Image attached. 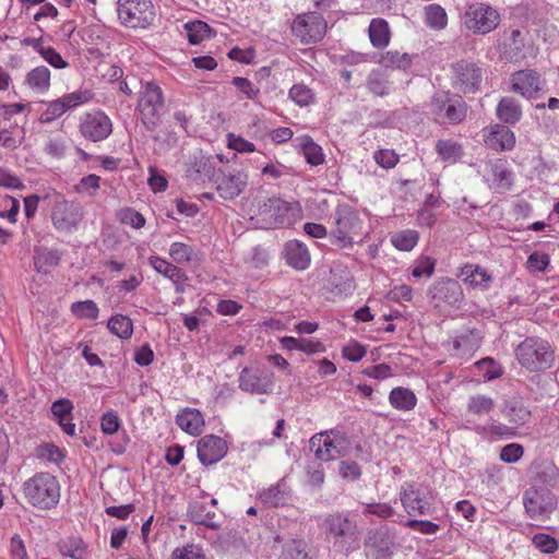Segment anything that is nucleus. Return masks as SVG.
I'll use <instances>...</instances> for the list:
<instances>
[{
    "mask_svg": "<svg viewBox=\"0 0 559 559\" xmlns=\"http://www.w3.org/2000/svg\"><path fill=\"white\" fill-rule=\"evenodd\" d=\"M333 224L330 238L332 243L340 248H352L357 238L366 235L364 219L359 212L348 204H341L335 209Z\"/></svg>",
    "mask_w": 559,
    "mask_h": 559,
    "instance_id": "obj_1",
    "label": "nucleus"
},
{
    "mask_svg": "<svg viewBox=\"0 0 559 559\" xmlns=\"http://www.w3.org/2000/svg\"><path fill=\"white\" fill-rule=\"evenodd\" d=\"M22 492L31 506L49 510L60 500V484L50 473L39 472L23 483Z\"/></svg>",
    "mask_w": 559,
    "mask_h": 559,
    "instance_id": "obj_2",
    "label": "nucleus"
},
{
    "mask_svg": "<svg viewBox=\"0 0 559 559\" xmlns=\"http://www.w3.org/2000/svg\"><path fill=\"white\" fill-rule=\"evenodd\" d=\"M519 364L530 372L549 369L555 361V352L550 343L542 337L530 336L514 350Z\"/></svg>",
    "mask_w": 559,
    "mask_h": 559,
    "instance_id": "obj_3",
    "label": "nucleus"
},
{
    "mask_svg": "<svg viewBox=\"0 0 559 559\" xmlns=\"http://www.w3.org/2000/svg\"><path fill=\"white\" fill-rule=\"evenodd\" d=\"M301 215L299 203H289L278 198H269L259 205L257 216L266 227L290 226Z\"/></svg>",
    "mask_w": 559,
    "mask_h": 559,
    "instance_id": "obj_4",
    "label": "nucleus"
},
{
    "mask_svg": "<svg viewBox=\"0 0 559 559\" xmlns=\"http://www.w3.org/2000/svg\"><path fill=\"white\" fill-rule=\"evenodd\" d=\"M165 109L164 94L156 83L145 82L139 92L138 110L144 127L154 130Z\"/></svg>",
    "mask_w": 559,
    "mask_h": 559,
    "instance_id": "obj_5",
    "label": "nucleus"
},
{
    "mask_svg": "<svg viewBox=\"0 0 559 559\" xmlns=\"http://www.w3.org/2000/svg\"><path fill=\"white\" fill-rule=\"evenodd\" d=\"M461 20L467 31L476 35H486L498 27L500 14L490 4L474 2L466 5Z\"/></svg>",
    "mask_w": 559,
    "mask_h": 559,
    "instance_id": "obj_6",
    "label": "nucleus"
},
{
    "mask_svg": "<svg viewBox=\"0 0 559 559\" xmlns=\"http://www.w3.org/2000/svg\"><path fill=\"white\" fill-rule=\"evenodd\" d=\"M117 13L120 23L131 28H146L155 17L150 0H118Z\"/></svg>",
    "mask_w": 559,
    "mask_h": 559,
    "instance_id": "obj_7",
    "label": "nucleus"
},
{
    "mask_svg": "<svg viewBox=\"0 0 559 559\" xmlns=\"http://www.w3.org/2000/svg\"><path fill=\"white\" fill-rule=\"evenodd\" d=\"M399 496L405 512L412 516L429 514L435 502L432 490L424 485L406 483Z\"/></svg>",
    "mask_w": 559,
    "mask_h": 559,
    "instance_id": "obj_8",
    "label": "nucleus"
},
{
    "mask_svg": "<svg viewBox=\"0 0 559 559\" xmlns=\"http://www.w3.org/2000/svg\"><path fill=\"white\" fill-rule=\"evenodd\" d=\"M326 28V21L317 12L298 14L292 24L293 34L302 44L320 41L325 35Z\"/></svg>",
    "mask_w": 559,
    "mask_h": 559,
    "instance_id": "obj_9",
    "label": "nucleus"
},
{
    "mask_svg": "<svg viewBox=\"0 0 559 559\" xmlns=\"http://www.w3.org/2000/svg\"><path fill=\"white\" fill-rule=\"evenodd\" d=\"M309 444L317 459L328 462L343 454L347 439L343 433L332 430L312 436Z\"/></svg>",
    "mask_w": 559,
    "mask_h": 559,
    "instance_id": "obj_10",
    "label": "nucleus"
},
{
    "mask_svg": "<svg viewBox=\"0 0 559 559\" xmlns=\"http://www.w3.org/2000/svg\"><path fill=\"white\" fill-rule=\"evenodd\" d=\"M523 503L530 518L546 519L557 508V498L546 487H531L523 493Z\"/></svg>",
    "mask_w": 559,
    "mask_h": 559,
    "instance_id": "obj_11",
    "label": "nucleus"
},
{
    "mask_svg": "<svg viewBox=\"0 0 559 559\" xmlns=\"http://www.w3.org/2000/svg\"><path fill=\"white\" fill-rule=\"evenodd\" d=\"M429 107L436 119L442 123H457L464 119L466 114L463 100L461 98H451L447 92L436 93Z\"/></svg>",
    "mask_w": 559,
    "mask_h": 559,
    "instance_id": "obj_12",
    "label": "nucleus"
},
{
    "mask_svg": "<svg viewBox=\"0 0 559 559\" xmlns=\"http://www.w3.org/2000/svg\"><path fill=\"white\" fill-rule=\"evenodd\" d=\"M82 219L83 211L79 204L66 199L55 202L51 211V222L59 233H74Z\"/></svg>",
    "mask_w": 559,
    "mask_h": 559,
    "instance_id": "obj_13",
    "label": "nucleus"
},
{
    "mask_svg": "<svg viewBox=\"0 0 559 559\" xmlns=\"http://www.w3.org/2000/svg\"><path fill=\"white\" fill-rule=\"evenodd\" d=\"M79 130L85 139L98 142L107 139L111 134L112 122L104 111L93 110L82 115Z\"/></svg>",
    "mask_w": 559,
    "mask_h": 559,
    "instance_id": "obj_14",
    "label": "nucleus"
},
{
    "mask_svg": "<svg viewBox=\"0 0 559 559\" xmlns=\"http://www.w3.org/2000/svg\"><path fill=\"white\" fill-rule=\"evenodd\" d=\"M239 389L250 394H269L274 388V373L262 368H243L238 377Z\"/></svg>",
    "mask_w": 559,
    "mask_h": 559,
    "instance_id": "obj_15",
    "label": "nucleus"
},
{
    "mask_svg": "<svg viewBox=\"0 0 559 559\" xmlns=\"http://www.w3.org/2000/svg\"><path fill=\"white\" fill-rule=\"evenodd\" d=\"M480 82L481 71L475 63L462 60L452 67V84L459 92L475 93Z\"/></svg>",
    "mask_w": 559,
    "mask_h": 559,
    "instance_id": "obj_16",
    "label": "nucleus"
},
{
    "mask_svg": "<svg viewBox=\"0 0 559 559\" xmlns=\"http://www.w3.org/2000/svg\"><path fill=\"white\" fill-rule=\"evenodd\" d=\"M483 174L489 188L497 192L507 191L513 181V174L509 169L508 163L500 158L487 162Z\"/></svg>",
    "mask_w": 559,
    "mask_h": 559,
    "instance_id": "obj_17",
    "label": "nucleus"
},
{
    "mask_svg": "<svg viewBox=\"0 0 559 559\" xmlns=\"http://www.w3.org/2000/svg\"><path fill=\"white\" fill-rule=\"evenodd\" d=\"M485 145L496 152L511 151L515 146V135L507 126L495 123L483 129Z\"/></svg>",
    "mask_w": 559,
    "mask_h": 559,
    "instance_id": "obj_18",
    "label": "nucleus"
},
{
    "mask_svg": "<svg viewBox=\"0 0 559 559\" xmlns=\"http://www.w3.org/2000/svg\"><path fill=\"white\" fill-rule=\"evenodd\" d=\"M227 449V443L223 438L206 435L198 442V457L203 465H212L226 455Z\"/></svg>",
    "mask_w": 559,
    "mask_h": 559,
    "instance_id": "obj_19",
    "label": "nucleus"
},
{
    "mask_svg": "<svg viewBox=\"0 0 559 559\" xmlns=\"http://www.w3.org/2000/svg\"><path fill=\"white\" fill-rule=\"evenodd\" d=\"M512 91L526 98H535L544 88V81L533 70H521L512 74Z\"/></svg>",
    "mask_w": 559,
    "mask_h": 559,
    "instance_id": "obj_20",
    "label": "nucleus"
},
{
    "mask_svg": "<svg viewBox=\"0 0 559 559\" xmlns=\"http://www.w3.org/2000/svg\"><path fill=\"white\" fill-rule=\"evenodd\" d=\"M430 296L436 306L441 304L454 306L463 299V292L460 284L450 278H442L432 285Z\"/></svg>",
    "mask_w": 559,
    "mask_h": 559,
    "instance_id": "obj_21",
    "label": "nucleus"
},
{
    "mask_svg": "<svg viewBox=\"0 0 559 559\" xmlns=\"http://www.w3.org/2000/svg\"><path fill=\"white\" fill-rule=\"evenodd\" d=\"M459 277L469 288L481 292L488 290L492 283L491 274L483 266L473 263H466L460 269Z\"/></svg>",
    "mask_w": 559,
    "mask_h": 559,
    "instance_id": "obj_22",
    "label": "nucleus"
},
{
    "mask_svg": "<svg viewBox=\"0 0 559 559\" xmlns=\"http://www.w3.org/2000/svg\"><path fill=\"white\" fill-rule=\"evenodd\" d=\"M283 255L286 263L297 271H305L310 266V251L300 240L293 239L287 241L284 246Z\"/></svg>",
    "mask_w": 559,
    "mask_h": 559,
    "instance_id": "obj_23",
    "label": "nucleus"
},
{
    "mask_svg": "<svg viewBox=\"0 0 559 559\" xmlns=\"http://www.w3.org/2000/svg\"><path fill=\"white\" fill-rule=\"evenodd\" d=\"M217 192L225 200H233L238 197L247 185V176L242 173L235 175L222 174L216 178Z\"/></svg>",
    "mask_w": 559,
    "mask_h": 559,
    "instance_id": "obj_24",
    "label": "nucleus"
},
{
    "mask_svg": "<svg viewBox=\"0 0 559 559\" xmlns=\"http://www.w3.org/2000/svg\"><path fill=\"white\" fill-rule=\"evenodd\" d=\"M294 147L301 154L311 166H319L324 163L322 147L314 143L309 135H300L293 140Z\"/></svg>",
    "mask_w": 559,
    "mask_h": 559,
    "instance_id": "obj_25",
    "label": "nucleus"
},
{
    "mask_svg": "<svg viewBox=\"0 0 559 559\" xmlns=\"http://www.w3.org/2000/svg\"><path fill=\"white\" fill-rule=\"evenodd\" d=\"M176 424L181 430L191 436H199L205 425L202 413L191 407H187L177 414Z\"/></svg>",
    "mask_w": 559,
    "mask_h": 559,
    "instance_id": "obj_26",
    "label": "nucleus"
},
{
    "mask_svg": "<svg viewBox=\"0 0 559 559\" xmlns=\"http://www.w3.org/2000/svg\"><path fill=\"white\" fill-rule=\"evenodd\" d=\"M61 254L56 249H48L46 247H37L34 250V267L40 274H49L55 270L60 262Z\"/></svg>",
    "mask_w": 559,
    "mask_h": 559,
    "instance_id": "obj_27",
    "label": "nucleus"
},
{
    "mask_svg": "<svg viewBox=\"0 0 559 559\" xmlns=\"http://www.w3.org/2000/svg\"><path fill=\"white\" fill-rule=\"evenodd\" d=\"M73 403L68 399H60L52 403L51 413L59 426L68 436L75 435V424L72 421Z\"/></svg>",
    "mask_w": 559,
    "mask_h": 559,
    "instance_id": "obj_28",
    "label": "nucleus"
},
{
    "mask_svg": "<svg viewBox=\"0 0 559 559\" xmlns=\"http://www.w3.org/2000/svg\"><path fill=\"white\" fill-rule=\"evenodd\" d=\"M51 72L45 66H38L27 72L25 84L37 94H46L50 90Z\"/></svg>",
    "mask_w": 559,
    "mask_h": 559,
    "instance_id": "obj_29",
    "label": "nucleus"
},
{
    "mask_svg": "<svg viewBox=\"0 0 559 559\" xmlns=\"http://www.w3.org/2000/svg\"><path fill=\"white\" fill-rule=\"evenodd\" d=\"M502 414L514 426H523L531 418V411L521 400H509L504 403Z\"/></svg>",
    "mask_w": 559,
    "mask_h": 559,
    "instance_id": "obj_30",
    "label": "nucleus"
},
{
    "mask_svg": "<svg viewBox=\"0 0 559 559\" xmlns=\"http://www.w3.org/2000/svg\"><path fill=\"white\" fill-rule=\"evenodd\" d=\"M389 402L390 405L397 411L409 412L416 407L417 397L411 389L396 386L391 390Z\"/></svg>",
    "mask_w": 559,
    "mask_h": 559,
    "instance_id": "obj_31",
    "label": "nucleus"
},
{
    "mask_svg": "<svg viewBox=\"0 0 559 559\" xmlns=\"http://www.w3.org/2000/svg\"><path fill=\"white\" fill-rule=\"evenodd\" d=\"M280 343L282 347L287 350L297 349L308 355L323 353L325 350V346L321 342L312 338H296L293 336H283L280 340Z\"/></svg>",
    "mask_w": 559,
    "mask_h": 559,
    "instance_id": "obj_32",
    "label": "nucleus"
},
{
    "mask_svg": "<svg viewBox=\"0 0 559 559\" xmlns=\"http://www.w3.org/2000/svg\"><path fill=\"white\" fill-rule=\"evenodd\" d=\"M58 549L63 557H69L71 559H87L88 557L87 544L78 536H71L62 539L58 544Z\"/></svg>",
    "mask_w": 559,
    "mask_h": 559,
    "instance_id": "obj_33",
    "label": "nucleus"
},
{
    "mask_svg": "<svg viewBox=\"0 0 559 559\" xmlns=\"http://www.w3.org/2000/svg\"><path fill=\"white\" fill-rule=\"evenodd\" d=\"M368 33L370 43L374 48H384L390 44V27L384 19H372L369 24Z\"/></svg>",
    "mask_w": 559,
    "mask_h": 559,
    "instance_id": "obj_34",
    "label": "nucleus"
},
{
    "mask_svg": "<svg viewBox=\"0 0 559 559\" xmlns=\"http://www.w3.org/2000/svg\"><path fill=\"white\" fill-rule=\"evenodd\" d=\"M496 115L498 119L504 123L515 124L522 117V109L515 99L504 97L499 102L496 108Z\"/></svg>",
    "mask_w": 559,
    "mask_h": 559,
    "instance_id": "obj_35",
    "label": "nucleus"
},
{
    "mask_svg": "<svg viewBox=\"0 0 559 559\" xmlns=\"http://www.w3.org/2000/svg\"><path fill=\"white\" fill-rule=\"evenodd\" d=\"M148 263L157 273L162 274L176 284L185 280L183 272L177 265L160 257H150Z\"/></svg>",
    "mask_w": 559,
    "mask_h": 559,
    "instance_id": "obj_36",
    "label": "nucleus"
},
{
    "mask_svg": "<svg viewBox=\"0 0 559 559\" xmlns=\"http://www.w3.org/2000/svg\"><path fill=\"white\" fill-rule=\"evenodd\" d=\"M326 530L336 537L350 536L355 533L354 523L341 514H333L325 520Z\"/></svg>",
    "mask_w": 559,
    "mask_h": 559,
    "instance_id": "obj_37",
    "label": "nucleus"
},
{
    "mask_svg": "<svg viewBox=\"0 0 559 559\" xmlns=\"http://www.w3.org/2000/svg\"><path fill=\"white\" fill-rule=\"evenodd\" d=\"M259 500L269 507H278L285 503L286 486L284 481L271 485L270 487L259 491Z\"/></svg>",
    "mask_w": 559,
    "mask_h": 559,
    "instance_id": "obj_38",
    "label": "nucleus"
},
{
    "mask_svg": "<svg viewBox=\"0 0 559 559\" xmlns=\"http://www.w3.org/2000/svg\"><path fill=\"white\" fill-rule=\"evenodd\" d=\"M425 24L436 31L445 28L448 25V14L445 10L437 4L431 3L425 7Z\"/></svg>",
    "mask_w": 559,
    "mask_h": 559,
    "instance_id": "obj_39",
    "label": "nucleus"
},
{
    "mask_svg": "<svg viewBox=\"0 0 559 559\" xmlns=\"http://www.w3.org/2000/svg\"><path fill=\"white\" fill-rule=\"evenodd\" d=\"M94 97V94L90 90H76L71 93H67L59 97V102L62 106L64 114L69 110L75 109L82 105L90 103Z\"/></svg>",
    "mask_w": 559,
    "mask_h": 559,
    "instance_id": "obj_40",
    "label": "nucleus"
},
{
    "mask_svg": "<svg viewBox=\"0 0 559 559\" xmlns=\"http://www.w3.org/2000/svg\"><path fill=\"white\" fill-rule=\"evenodd\" d=\"M495 408V401L484 394H475L468 399L466 411L468 414L483 417L489 415Z\"/></svg>",
    "mask_w": 559,
    "mask_h": 559,
    "instance_id": "obj_41",
    "label": "nucleus"
},
{
    "mask_svg": "<svg viewBox=\"0 0 559 559\" xmlns=\"http://www.w3.org/2000/svg\"><path fill=\"white\" fill-rule=\"evenodd\" d=\"M419 235L414 229H405L391 235V243L401 251H411L418 242Z\"/></svg>",
    "mask_w": 559,
    "mask_h": 559,
    "instance_id": "obj_42",
    "label": "nucleus"
},
{
    "mask_svg": "<svg viewBox=\"0 0 559 559\" xmlns=\"http://www.w3.org/2000/svg\"><path fill=\"white\" fill-rule=\"evenodd\" d=\"M380 63L385 68L406 70L412 64V57L407 52L390 50L381 56Z\"/></svg>",
    "mask_w": 559,
    "mask_h": 559,
    "instance_id": "obj_43",
    "label": "nucleus"
},
{
    "mask_svg": "<svg viewBox=\"0 0 559 559\" xmlns=\"http://www.w3.org/2000/svg\"><path fill=\"white\" fill-rule=\"evenodd\" d=\"M107 326L112 334L124 340L130 338L133 332L131 319L123 314L112 316Z\"/></svg>",
    "mask_w": 559,
    "mask_h": 559,
    "instance_id": "obj_44",
    "label": "nucleus"
},
{
    "mask_svg": "<svg viewBox=\"0 0 559 559\" xmlns=\"http://www.w3.org/2000/svg\"><path fill=\"white\" fill-rule=\"evenodd\" d=\"M436 150L441 159L448 163H455L463 155L462 146L452 140H439Z\"/></svg>",
    "mask_w": 559,
    "mask_h": 559,
    "instance_id": "obj_45",
    "label": "nucleus"
},
{
    "mask_svg": "<svg viewBox=\"0 0 559 559\" xmlns=\"http://www.w3.org/2000/svg\"><path fill=\"white\" fill-rule=\"evenodd\" d=\"M288 97L299 107H307L314 103V94L306 84L298 83L290 87Z\"/></svg>",
    "mask_w": 559,
    "mask_h": 559,
    "instance_id": "obj_46",
    "label": "nucleus"
},
{
    "mask_svg": "<svg viewBox=\"0 0 559 559\" xmlns=\"http://www.w3.org/2000/svg\"><path fill=\"white\" fill-rule=\"evenodd\" d=\"M169 257L178 264H188L195 258L194 249L185 242H173L168 250Z\"/></svg>",
    "mask_w": 559,
    "mask_h": 559,
    "instance_id": "obj_47",
    "label": "nucleus"
},
{
    "mask_svg": "<svg viewBox=\"0 0 559 559\" xmlns=\"http://www.w3.org/2000/svg\"><path fill=\"white\" fill-rule=\"evenodd\" d=\"M367 87L377 96H384L390 92V83L386 76L379 71L370 72L367 79Z\"/></svg>",
    "mask_w": 559,
    "mask_h": 559,
    "instance_id": "obj_48",
    "label": "nucleus"
},
{
    "mask_svg": "<svg viewBox=\"0 0 559 559\" xmlns=\"http://www.w3.org/2000/svg\"><path fill=\"white\" fill-rule=\"evenodd\" d=\"M71 311L76 318L88 320L97 319L99 313L96 302L90 299L73 302L71 305Z\"/></svg>",
    "mask_w": 559,
    "mask_h": 559,
    "instance_id": "obj_49",
    "label": "nucleus"
},
{
    "mask_svg": "<svg viewBox=\"0 0 559 559\" xmlns=\"http://www.w3.org/2000/svg\"><path fill=\"white\" fill-rule=\"evenodd\" d=\"M187 31V38L190 44H200L205 37L209 36L210 26L202 21H194L185 25Z\"/></svg>",
    "mask_w": 559,
    "mask_h": 559,
    "instance_id": "obj_50",
    "label": "nucleus"
},
{
    "mask_svg": "<svg viewBox=\"0 0 559 559\" xmlns=\"http://www.w3.org/2000/svg\"><path fill=\"white\" fill-rule=\"evenodd\" d=\"M435 266L436 260L433 258L420 255L413 264L412 275L415 278H420L423 276L429 278L435 272Z\"/></svg>",
    "mask_w": 559,
    "mask_h": 559,
    "instance_id": "obj_51",
    "label": "nucleus"
},
{
    "mask_svg": "<svg viewBox=\"0 0 559 559\" xmlns=\"http://www.w3.org/2000/svg\"><path fill=\"white\" fill-rule=\"evenodd\" d=\"M68 151V141L63 136H51L44 146V152L52 158H63Z\"/></svg>",
    "mask_w": 559,
    "mask_h": 559,
    "instance_id": "obj_52",
    "label": "nucleus"
},
{
    "mask_svg": "<svg viewBox=\"0 0 559 559\" xmlns=\"http://www.w3.org/2000/svg\"><path fill=\"white\" fill-rule=\"evenodd\" d=\"M120 223L140 229L145 225L144 216L131 207H123L117 213Z\"/></svg>",
    "mask_w": 559,
    "mask_h": 559,
    "instance_id": "obj_53",
    "label": "nucleus"
},
{
    "mask_svg": "<svg viewBox=\"0 0 559 559\" xmlns=\"http://www.w3.org/2000/svg\"><path fill=\"white\" fill-rule=\"evenodd\" d=\"M43 104H45V109L39 115V121L41 123H50L64 115L58 98L50 102H43Z\"/></svg>",
    "mask_w": 559,
    "mask_h": 559,
    "instance_id": "obj_54",
    "label": "nucleus"
},
{
    "mask_svg": "<svg viewBox=\"0 0 559 559\" xmlns=\"http://www.w3.org/2000/svg\"><path fill=\"white\" fill-rule=\"evenodd\" d=\"M121 427V419L119 418L118 414L110 409L106 413H104L100 417V430L103 433L111 436Z\"/></svg>",
    "mask_w": 559,
    "mask_h": 559,
    "instance_id": "obj_55",
    "label": "nucleus"
},
{
    "mask_svg": "<svg viewBox=\"0 0 559 559\" xmlns=\"http://www.w3.org/2000/svg\"><path fill=\"white\" fill-rule=\"evenodd\" d=\"M283 559H308L306 544L302 540H290L285 544Z\"/></svg>",
    "mask_w": 559,
    "mask_h": 559,
    "instance_id": "obj_56",
    "label": "nucleus"
},
{
    "mask_svg": "<svg viewBox=\"0 0 559 559\" xmlns=\"http://www.w3.org/2000/svg\"><path fill=\"white\" fill-rule=\"evenodd\" d=\"M171 559H205V555L200 546L190 544L176 548Z\"/></svg>",
    "mask_w": 559,
    "mask_h": 559,
    "instance_id": "obj_57",
    "label": "nucleus"
},
{
    "mask_svg": "<svg viewBox=\"0 0 559 559\" xmlns=\"http://www.w3.org/2000/svg\"><path fill=\"white\" fill-rule=\"evenodd\" d=\"M478 369L487 380H493L502 376V367L492 358H485L477 362Z\"/></svg>",
    "mask_w": 559,
    "mask_h": 559,
    "instance_id": "obj_58",
    "label": "nucleus"
},
{
    "mask_svg": "<svg viewBox=\"0 0 559 559\" xmlns=\"http://www.w3.org/2000/svg\"><path fill=\"white\" fill-rule=\"evenodd\" d=\"M41 58L52 68L62 70L69 67V62L51 46H47L40 51Z\"/></svg>",
    "mask_w": 559,
    "mask_h": 559,
    "instance_id": "obj_59",
    "label": "nucleus"
},
{
    "mask_svg": "<svg viewBox=\"0 0 559 559\" xmlns=\"http://www.w3.org/2000/svg\"><path fill=\"white\" fill-rule=\"evenodd\" d=\"M227 145L238 153H252L255 151V145L252 142L234 133L227 134Z\"/></svg>",
    "mask_w": 559,
    "mask_h": 559,
    "instance_id": "obj_60",
    "label": "nucleus"
},
{
    "mask_svg": "<svg viewBox=\"0 0 559 559\" xmlns=\"http://www.w3.org/2000/svg\"><path fill=\"white\" fill-rule=\"evenodd\" d=\"M343 357L349 361H360L366 355V347L356 341L348 342L342 349Z\"/></svg>",
    "mask_w": 559,
    "mask_h": 559,
    "instance_id": "obj_61",
    "label": "nucleus"
},
{
    "mask_svg": "<svg viewBox=\"0 0 559 559\" xmlns=\"http://www.w3.org/2000/svg\"><path fill=\"white\" fill-rule=\"evenodd\" d=\"M374 162L382 168L390 169L399 163V156L393 150H379L373 154Z\"/></svg>",
    "mask_w": 559,
    "mask_h": 559,
    "instance_id": "obj_62",
    "label": "nucleus"
},
{
    "mask_svg": "<svg viewBox=\"0 0 559 559\" xmlns=\"http://www.w3.org/2000/svg\"><path fill=\"white\" fill-rule=\"evenodd\" d=\"M362 513L365 515L372 514L385 520L393 516L395 511L389 503H366Z\"/></svg>",
    "mask_w": 559,
    "mask_h": 559,
    "instance_id": "obj_63",
    "label": "nucleus"
},
{
    "mask_svg": "<svg viewBox=\"0 0 559 559\" xmlns=\"http://www.w3.org/2000/svg\"><path fill=\"white\" fill-rule=\"evenodd\" d=\"M534 546L545 554L554 552L557 547V540L548 534L538 533L533 537Z\"/></svg>",
    "mask_w": 559,
    "mask_h": 559,
    "instance_id": "obj_64",
    "label": "nucleus"
}]
</instances>
